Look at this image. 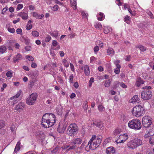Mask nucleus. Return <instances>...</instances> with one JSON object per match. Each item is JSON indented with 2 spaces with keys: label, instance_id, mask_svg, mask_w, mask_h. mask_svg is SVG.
<instances>
[{
  "label": "nucleus",
  "instance_id": "f257e3e1",
  "mask_svg": "<svg viewBox=\"0 0 154 154\" xmlns=\"http://www.w3.org/2000/svg\"><path fill=\"white\" fill-rule=\"evenodd\" d=\"M55 115L51 113H46L42 117V125L45 128H49L53 126L56 122Z\"/></svg>",
  "mask_w": 154,
  "mask_h": 154
},
{
  "label": "nucleus",
  "instance_id": "f03ea898",
  "mask_svg": "<svg viewBox=\"0 0 154 154\" xmlns=\"http://www.w3.org/2000/svg\"><path fill=\"white\" fill-rule=\"evenodd\" d=\"M131 112L133 116L137 117L143 116L145 114L144 109L140 105H136L133 108Z\"/></svg>",
  "mask_w": 154,
  "mask_h": 154
},
{
  "label": "nucleus",
  "instance_id": "7ed1b4c3",
  "mask_svg": "<svg viewBox=\"0 0 154 154\" xmlns=\"http://www.w3.org/2000/svg\"><path fill=\"white\" fill-rule=\"evenodd\" d=\"M142 89L144 90L141 93V98L144 100H148L150 99L152 96V93L150 90L151 87L149 86H146L143 87Z\"/></svg>",
  "mask_w": 154,
  "mask_h": 154
},
{
  "label": "nucleus",
  "instance_id": "20e7f679",
  "mask_svg": "<svg viewBox=\"0 0 154 154\" xmlns=\"http://www.w3.org/2000/svg\"><path fill=\"white\" fill-rule=\"evenodd\" d=\"M128 125L130 128L135 130H140L142 127L140 121L137 119L130 121Z\"/></svg>",
  "mask_w": 154,
  "mask_h": 154
},
{
  "label": "nucleus",
  "instance_id": "39448f33",
  "mask_svg": "<svg viewBox=\"0 0 154 154\" xmlns=\"http://www.w3.org/2000/svg\"><path fill=\"white\" fill-rule=\"evenodd\" d=\"M78 131L77 126L75 123L70 124L68 128L67 133L70 136H74Z\"/></svg>",
  "mask_w": 154,
  "mask_h": 154
},
{
  "label": "nucleus",
  "instance_id": "423d86ee",
  "mask_svg": "<svg viewBox=\"0 0 154 154\" xmlns=\"http://www.w3.org/2000/svg\"><path fill=\"white\" fill-rule=\"evenodd\" d=\"M38 95L36 93L31 94L26 99V103L28 105H33L35 102Z\"/></svg>",
  "mask_w": 154,
  "mask_h": 154
},
{
  "label": "nucleus",
  "instance_id": "0eeeda50",
  "mask_svg": "<svg viewBox=\"0 0 154 154\" xmlns=\"http://www.w3.org/2000/svg\"><path fill=\"white\" fill-rule=\"evenodd\" d=\"M152 122L151 118L148 116H145L142 119V123L143 127L147 128L150 127Z\"/></svg>",
  "mask_w": 154,
  "mask_h": 154
},
{
  "label": "nucleus",
  "instance_id": "6e6552de",
  "mask_svg": "<svg viewBox=\"0 0 154 154\" xmlns=\"http://www.w3.org/2000/svg\"><path fill=\"white\" fill-rule=\"evenodd\" d=\"M25 106L24 103L20 102L16 105L15 107V109L17 111L20 112L23 110L25 107Z\"/></svg>",
  "mask_w": 154,
  "mask_h": 154
},
{
  "label": "nucleus",
  "instance_id": "1a4fd4ad",
  "mask_svg": "<svg viewBox=\"0 0 154 154\" xmlns=\"http://www.w3.org/2000/svg\"><path fill=\"white\" fill-rule=\"evenodd\" d=\"M63 121L64 122L62 125V130L60 131V129L57 128L58 131L59 133H63L64 132L67 127L68 124V122L65 121V119H64Z\"/></svg>",
  "mask_w": 154,
  "mask_h": 154
},
{
  "label": "nucleus",
  "instance_id": "9d476101",
  "mask_svg": "<svg viewBox=\"0 0 154 154\" xmlns=\"http://www.w3.org/2000/svg\"><path fill=\"white\" fill-rule=\"evenodd\" d=\"M115 152L114 148L112 146L108 147L106 150V152L107 154H114Z\"/></svg>",
  "mask_w": 154,
  "mask_h": 154
},
{
  "label": "nucleus",
  "instance_id": "9b49d317",
  "mask_svg": "<svg viewBox=\"0 0 154 154\" xmlns=\"http://www.w3.org/2000/svg\"><path fill=\"white\" fill-rule=\"evenodd\" d=\"M134 143V142L133 140H132L128 143L127 145L129 148L132 149H135L137 147L135 145L136 144Z\"/></svg>",
  "mask_w": 154,
  "mask_h": 154
},
{
  "label": "nucleus",
  "instance_id": "f8f14e48",
  "mask_svg": "<svg viewBox=\"0 0 154 154\" xmlns=\"http://www.w3.org/2000/svg\"><path fill=\"white\" fill-rule=\"evenodd\" d=\"M90 145L89 146L90 149H91L92 150L96 149V148L99 146L97 144L95 141H93L91 143H88V145Z\"/></svg>",
  "mask_w": 154,
  "mask_h": 154
},
{
  "label": "nucleus",
  "instance_id": "ddd939ff",
  "mask_svg": "<svg viewBox=\"0 0 154 154\" xmlns=\"http://www.w3.org/2000/svg\"><path fill=\"white\" fill-rule=\"evenodd\" d=\"M22 59V57L21 54H17L14 57L13 62L16 63L17 62H18L19 60H20Z\"/></svg>",
  "mask_w": 154,
  "mask_h": 154
},
{
  "label": "nucleus",
  "instance_id": "4468645a",
  "mask_svg": "<svg viewBox=\"0 0 154 154\" xmlns=\"http://www.w3.org/2000/svg\"><path fill=\"white\" fill-rule=\"evenodd\" d=\"M18 16L21 17L23 20H26L28 18V15L27 13L24 12L19 13Z\"/></svg>",
  "mask_w": 154,
  "mask_h": 154
},
{
  "label": "nucleus",
  "instance_id": "2eb2a0df",
  "mask_svg": "<svg viewBox=\"0 0 154 154\" xmlns=\"http://www.w3.org/2000/svg\"><path fill=\"white\" fill-rule=\"evenodd\" d=\"M134 143L136 144L137 147L139 146L142 144V142L141 140L138 139H136L133 140Z\"/></svg>",
  "mask_w": 154,
  "mask_h": 154
},
{
  "label": "nucleus",
  "instance_id": "dca6fc26",
  "mask_svg": "<svg viewBox=\"0 0 154 154\" xmlns=\"http://www.w3.org/2000/svg\"><path fill=\"white\" fill-rule=\"evenodd\" d=\"M82 140L80 138H78L73 139L72 141V143L75 144H80L82 142Z\"/></svg>",
  "mask_w": 154,
  "mask_h": 154
},
{
  "label": "nucleus",
  "instance_id": "f3484780",
  "mask_svg": "<svg viewBox=\"0 0 154 154\" xmlns=\"http://www.w3.org/2000/svg\"><path fill=\"white\" fill-rule=\"evenodd\" d=\"M144 82L143 80L140 78H138L137 79L135 85L139 87L140 86L141 84H143Z\"/></svg>",
  "mask_w": 154,
  "mask_h": 154
},
{
  "label": "nucleus",
  "instance_id": "a211bd4d",
  "mask_svg": "<svg viewBox=\"0 0 154 154\" xmlns=\"http://www.w3.org/2000/svg\"><path fill=\"white\" fill-rule=\"evenodd\" d=\"M140 98L138 95L134 96L131 100V103H134L135 102H138L140 101Z\"/></svg>",
  "mask_w": 154,
  "mask_h": 154
},
{
  "label": "nucleus",
  "instance_id": "6ab92c4d",
  "mask_svg": "<svg viewBox=\"0 0 154 154\" xmlns=\"http://www.w3.org/2000/svg\"><path fill=\"white\" fill-rule=\"evenodd\" d=\"M71 6L73 9L75 10L77 7V3L76 1L75 0H70Z\"/></svg>",
  "mask_w": 154,
  "mask_h": 154
},
{
  "label": "nucleus",
  "instance_id": "aec40b11",
  "mask_svg": "<svg viewBox=\"0 0 154 154\" xmlns=\"http://www.w3.org/2000/svg\"><path fill=\"white\" fill-rule=\"evenodd\" d=\"M120 139L124 138V139L121 140V141L119 142V143H123L128 138V136L127 135H125V134H123L119 136Z\"/></svg>",
  "mask_w": 154,
  "mask_h": 154
},
{
  "label": "nucleus",
  "instance_id": "412c9836",
  "mask_svg": "<svg viewBox=\"0 0 154 154\" xmlns=\"http://www.w3.org/2000/svg\"><path fill=\"white\" fill-rule=\"evenodd\" d=\"M33 16L37 19H41L44 16L43 14L39 15L37 13L35 12H33Z\"/></svg>",
  "mask_w": 154,
  "mask_h": 154
},
{
  "label": "nucleus",
  "instance_id": "4be33fe9",
  "mask_svg": "<svg viewBox=\"0 0 154 154\" xmlns=\"http://www.w3.org/2000/svg\"><path fill=\"white\" fill-rule=\"evenodd\" d=\"M92 125H93V126H96L99 128L100 127L101 125V123L100 120H97L95 121L94 122H93Z\"/></svg>",
  "mask_w": 154,
  "mask_h": 154
},
{
  "label": "nucleus",
  "instance_id": "5701e85b",
  "mask_svg": "<svg viewBox=\"0 0 154 154\" xmlns=\"http://www.w3.org/2000/svg\"><path fill=\"white\" fill-rule=\"evenodd\" d=\"M84 72L86 75H88L90 74V71L88 66L86 65L84 66Z\"/></svg>",
  "mask_w": 154,
  "mask_h": 154
},
{
  "label": "nucleus",
  "instance_id": "b1692460",
  "mask_svg": "<svg viewBox=\"0 0 154 154\" xmlns=\"http://www.w3.org/2000/svg\"><path fill=\"white\" fill-rule=\"evenodd\" d=\"M107 55L112 56L115 54V51L112 48H109L107 50Z\"/></svg>",
  "mask_w": 154,
  "mask_h": 154
},
{
  "label": "nucleus",
  "instance_id": "393cba45",
  "mask_svg": "<svg viewBox=\"0 0 154 154\" xmlns=\"http://www.w3.org/2000/svg\"><path fill=\"white\" fill-rule=\"evenodd\" d=\"M154 135V132H152V131H149L148 133L145 134L144 136V137L145 138H148V137H151L153 135Z\"/></svg>",
  "mask_w": 154,
  "mask_h": 154
},
{
  "label": "nucleus",
  "instance_id": "a878e982",
  "mask_svg": "<svg viewBox=\"0 0 154 154\" xmlns=\"http://www.w3.org/2000/svg\"><path fill=\"white\" fill-rule=\"evenodd\" d=\"M21 41L25 43L26 45H29L30 43L29 40L28 38H25L22 37L21 38Z\"/></svg>",
  "mask_w": 154,
  "mask_h": 154
},
{
  "label": "nucleus",
  "instance_id": "bb28decb",
  "mask_svg": "<svg viewBox=\"0 0 154 154\" xmlns=\"http://www.w3.org/2000/svg\"><path fill=\"white\" fill-rule=\"evenodd\" d=\"M21 92L22 91L21 90L19 91L15 96H13L10 98V100H12L13 99L17 98H18L20 96Z\"/></svg>",
  "mask_w": 154,
  "mask_h": 154
},
{
  "label": "nucleus",
  "instance_id": "cd10ccee",
  "mask_svg": "<svg viewBox=\"0 0 154 154\" xmlns=\"http://www.w3.org/2000/svg\"><path fill=\"white\" fill-rule=\"evenodd\" d=\"M6 47L4 45L0 46V52L1 54L4 53L6 50Z\"/></svg>",
  "mask_w": 154,
  "mask_h": 154
},
{
  "label": "nucleus",
  "instance_id": "c85d7f7f",
  "mask_svg": "<svg viewBox=\"0 0 154 154\" xmlns=\"http://www.w3.org/2000/svg\"><path fill=\"white\" fill-rule=\"evenodd\" d=\"M136 48H139L140 50L142 51H145L146 49L144 46L142 45H137L136 46Z\"/></svg>",
  "mask_w": 154,
  "mask_h": 154
},
{
  "label": "nucleus",
  "instance_id": "c756f323",
  "mask_svg": "<svg viewBox=\"0 0 154 154\" xmlns=\"http://www.w3.org/2000/svg\"><path fill=\"white\" fill-rule=\"evenodd\" d=\"M112 30V29L111 28L107 26L105 27L104 31L105 33L107 34L109 32L111 31Z\"/></svg>",
  "mask_w": 154,
  "mask_h": 154
},
{
  "label": "nucleus",
  "instance_id": "7c9ffc66",
  "mask_svg": "<svg viewBox=\"0 0 154 154\" xmlns=\"http://www.w3.org/2000/svg\"><path fill=\"white\" fill-rule=\"evenodd\" d=\"M15 98L13 99L12 100H10V99L8 101L9 104L12 105H13L14 104L17 103L18 102L17 100H15Z\"/></svg>",
  "mask_w": 154,
  "mask_h": 154
},
{
  "label": "nucleus",
  "instance_id": "2f4dec72",
  "mask_svg": "<svg viewBox=\"0 0 154 154\" xmlns=\"http://www.w3.org/2000/svg\"><path fill=\"white\" fill-rule=\"evenodd\" d=\"M130 18L128 16H126L124 18V21L127 24H129L130 23Z\"/></svg>",
  "mask_w": 154,
  "mask_h": 154
},
{
  "label": "nucleus",
  "instance_id": "473e14b6",
  "mask_svg": "<svg viewBox=\"0 0 154 154\" xmlns=\"http://www.w3.org/2000/svg\"><path fill=\"white\" fill-rule=\"evenodd\" d=\"M102 140V138L101 137H97L95 141L97 144L99 146Z\"/></svg>",
  "mask_w": 154,
  "mask_h": 154
},
{
  "label": "nucleus",
  "instance_id": "72a5a7b5",
  "mask_svg": "<svg viewBox=\"0 0 154 154\" xmlns=\"http://www.w3.org/2000/svg\"><path fill=\"white\" fill-rule=\"evenodd\" d=\"M50 34L52 36L57 37L58 35V33L57 31H54V32H50Z\"/></svg>",
  "mask_w": 154,
  "mask_h": 154
},
{
  "label": "nucleus",
  "instance_id": "f704fd0d",
  "mask_svg": "<svg viewBox=\"0 0 154 154\" xmlns=\"http://www.w3.org/2000/svg\"><path fill=\"white\" fill-rule=\"evenodd\" d=\"M26 58L29 60V61L32 62L34 61V59L33 57L30 55H27L26 56Z\"/></svg>",
  "mask_w": 154,
  "mask_h": 154
},
{
  "label": "nucleus",
  "instance_id": "c9c22d12",
  "mask_svg": "<svg viewBox=\"0 0 154 154\" xmlns=\"http://www.w3.org/2000/svg\"><path fill=\"white\" fill-rule=\"evenodd\" d=\"M110 85V81L109 79L106 80L105 82V86L106 87H109Z\"/></svg>",
  "mask_w": 154,
  "mask_h": 154
},
{
  "label": "nucleus",
  "instance_id": "e433bc0d",
  "mask_svg": "<svg viewBox=\"0 0 154 154\" xmlns=\"http://www.w3.org/2000/svg\"><path fill=\"white\" fill-rule=\"evenodd\" d=\"M32 35L35 37H38L39 36V33L36 31H34L32 32Z\"/></svg>",
  "mask_w": 154,
  "mask_h": 154
},
{
  "label": "nucleus",
  "instance_id": "4c0bfd02",
  "mask_svg": "<svg viewBox=\"0 0 154 154\" xmlns=\"http://www.w3.org/2000/svg\"><path fill=\"white\" fill-rule=\"evenodd\" d=\"M149 143L151 144H154V135L149 138Z\"/></svg>",
  "mask_w": 154,
  "mask_h": 154
},
{
  "label": "nucleus",
  "instance_id": "58836bf2",
  "mask_svg": "<svg viewBox=\"0 0 154 154\" xmlns=\"http://www.w3.org/2000/svg\"><path fill=\"white\" fill-rule=\"evenodd\" d=\"M62 109L61 107H59L57 110V113L59 115H61L62 113Z\"/></svg>",
  "mask_w": 154,
  "mask_h": 154
},
{
  "label": "nucleus",
  "instance_id": "ea45409f",
  "mask_svg": "<svg viewBox=\"0 0 154 154\" xmlns=\"http://www.w3.org/2000/svg\"><path fill=\"white\" fill-rule=\"evenodd\" d=\"M98 109L99 111L102 112L104 110L105 108L101 105H100L98 106Z\"/></svg>",
  "mask_w": 154,
  "mask_h": 154
},
{
  "label": "nucleus",
  "instance_id": "a19ab883",
  "mask_svg": "<svg viewBox=\"0 0 154 154\" xmlns=\"http://www.w3.org/2000/svg\"><path fill=\"white\" fill-rule=\"evenodd\" d=\"M96 136L95 135H93L92 136L91 138L90 139L88 143H91L93 142V141H95L96 139Z\"/></svg>",
  "mask_w": 154,
  "mask_h": 154
},
{
  "label": "nucleus",
  "instance_id": "79ce46f5",
  "mask_svg": "<svg viewBox=\"0 0 154 154\" xmlns=\"http://www.w3.org/2000/svg\"><path fill=\"white\" fill-rule=\"evenodd\" d=\"M63 63L64 64V66L66 67H67L69 66V63L66 59H64L63 60Z\"/></svg>",
  "mask_w": 154,
  "mask_h": 154
},
{
  "label": "nucleus",
  "instance_id": "37998d69",
  "mask_svg": "<svg viewBox=\"0 0 154 154\" xmlns=\"http://www.w3.org/2000/svg\"><path fill=\"white\" fill-rule=\"evenodd\" d=\"M83 106L84 109L85 110H87L88 107V105H87V101H85L84 102Z\"/></svg>",
  "mask_w": 154,
  "mask_h": 154
},
{
  "label": "nucleus",
  "instance_id": "c03bdc74",
  "mask_svg": "<svg viewBox=\"0 0 154 154\" xmlns=\"http://www.w3.org/2000/svg\"><path fill=\"white\" fill-rule=\"evenodd\" d=\"M5 125V122L2 120H0V129L3 128Z\"/></svg>",
  "mask_w": 154,
  "mask_h": 154
},
{
  "label": "nucleus",
  "instance_id": "a18cd8bd",
  "mask_svg": "<svg viewBox=\"0 0 154 154\" xmlns=\"http://www.w3.org/2000/svg\"><path fill=\"white\" fill-rule=\"evenodd\" d=\"M12 73L10 71H8L6 74V76L8 77H11L12 76Z\"/></svg>",
  "mask_w": 154,
  "mask_h": 154
},
{
  "label": "nucleus",
  "instance_id": "49530a36",
  "mask_svg": "<svg viewBox=\"0 0 154 154\" xmlns=\"http://www.w3.org/2000/svg\"><path fill=\"white\" fill-rule=\"evenodd\" d=\"M8 31L11 33H13L15 32V29L14 28H8Z\"/></svg>",
  "mask_w": 154,
  "mask_h": 154
},
{
  "label": "nucleus",
  "instance_id": "de8ad7c7",
  "mask_svg": "<svg viewBox=\"0 0 154 154\" xmlns=\"http://www.w3.org/2000/svg\"><path fill=\"white\" fill-rule=\"evenodd\" d=\"M32 27V25L31 24H27L26 25V29L27 30H29L31 29Z\"/></svg>",
  "mask_w": 154,
  "mask_h": 154
},
{
  "label": "nucleus",
  "instance_id": "09e8293b",
  "mask_svg": "<svg viewBox=\"0 0 154 154\" xmlns=\"http://www.w3.org/2000/svg\"><path fill=\"white\" fill-rule=\"evenodd\" d=\"M95 27L96 28H100L101 26V25L99 23H96L94 25Z\"/></svg>",
  "mask_w": 154,
  "mask_h": 154
},
{
  "label": "nucleus",
  "instance_id": "8fccbe9b",
  "mask_svg": "<svg viewBox=\"0 0 154 154\" xmlns=\"http://www.w3.org/2000/svg\"><path fill=\"white\" fill-rule=\"evenodd\" d=\"M73 74H71L69 76V82L71 83L73 82Z\"/></svg>",
  "mask_w": 154,
  "mask_h": 154
},
{
  "label": "nucleus",
  "instance_id": "3c124183",
  "mask_svg": "<svg viewBox=\"0 0 154 154\" xmlns=\"http://www.w3.org/2000/svg\"><path fill=\"white\" fill-rule=\"evenodd\" d=\"M42 134V136H43L44 135V134L42 132H38L36 133V135L37 137H39Z\"/></svg>",
  "mask_w": 154,
  "mask_h": 154
},
{
  "label": "nucleus",
  "instance_id": "603ef678",
  "mask_svg": "<svg viewBox=\"0 0 154 154\" xmlns=\"http://www.w3.org/2000/svg\"><path fill=\"white\" fill-rule=\"evenodd\" d=\"M16 32L17 34L22 35V30L20 28H18L17 29Z\"/></svg>",
  "mask_w": 154,
  "mask_h": 154
},
{
  "label": "nucleus",
  "instance_id": "864d4df0",
  "mask_svg": "<svg viewBox=\"0 0 154 154\" xmlns=\"http://www.w3.org/2000/svg\"><path fill=\"white\" fill-rule=\"evenodd\" d=\"M59 8L58 6L57 5H54L52 8V10L53 11H57Z\"/></svg>",
  "mask_w": 154,
  "mask_h": 154
},
{
  "label": "nucleus",
  "instance_id": "5fc2aeb1",
  "mask_svg": "<svg viewBox=\"0 0 154 154\" xmlns=\"http://www.w3.org/2000/svg\"><path fill=\"white\" fill-rule=\"evenodd\" d=\"M31 66L32 68H35L37 66V65L34 62H32L31 65Z\"/></svg>",
  "mask_w": 154,
  "mask_h": 154
},
{
  "label": "nucleus",
  "instance_id": "6e6d98bb",
  "mask_svg": "<svg viewBox=\"0 0 154 154\" xmlns=\"http://www.w3.org/2000/svg\"><path fill=\"white\" fill-rule=\"evenodd\" d=\"M128 10L129 12L132 15L135 16V15L136 13L135 12H133L131 9L129 8L128 9Z\"/></svg>",
  "mask_w": 154,
  "mask_h": 154
},
{
  "label": "nucleus",
  "instance_id": "4d7b16f0",
  "mask_svg": "<svg viewBox=\"0 0 154 154\" xmlns=\"http://www.w3.org/2000/svg\"><path fill=\"white\" fill-rule=\"evenodd\" d=\"M81 14L84 18H87L88 16V14L85 13L84 12H82Z\"/></svg>",
  "mask_w": 154,
  "mask_h": 154
},
{
  "label": "nucleus",
  "instance_id": "13d9d810",
  "mask_svg": "<svg viewBox=\"0 0 154 154\" xmlns=\"http://www.w3.org/2000/svg\"><path fill=\"white\" fill-rule=\"evenodd\" d=\"M85 143V142H84L82 144L81 146L79 147V149L81 150L83 149L84 147Z\"/></svg>",
  "mask_w": 154,
  "mask_h": 154
},
{
  "label": "nucleus",
  "instance_id": "bf43d9fd",
  "mask_svg": "<svg viewBox=\"0 0 154 154\" xmlns=\"http://www.w3.org/2000/svg\"><path fill=\"white\" fill-rule=\"evenodd\" d=\"M8 10V7L6 6V7L4 8L2 10V12H1V14H4L5 12Z\"/></svg>",
  "mask_w": 154,
  "mask_h": 154
},
{
  "label": "nucleus",
  "instance_id": "052dcab7",
  "mask_svg": "<svg viewBox=\"0 0 154 154\" xmlns=\"http://www.w3.org/2000/svg\"><path fill=\"white\" fill-rule=\"evenodd\" d=\"M20 149V148L19 146H17V145H16L15 147V149L14 152H16L17 151H19Z\"/></svg>",
  "mask_w": 154,
  "mask_h": 154
},
{
  "label": "nucleus",
  "instance_id": "680f3d73",
  "mask_svg": "<svg viewBox=\"0 0 154 154\" xmlns=\"http://www.w3.org/2000/svg\"><path fill=\"white\" fill-rule=\"evenodd\" d=\"M23 5L22 4H19L17 6V10H19L22 8Z\"/></svg>",
  "mask_w": 154,
  "mask_h": 154
},
{
  "label": "nucleus",
  "instance_id": "e2e57ef3",
  "mask_svg": "<svg viewBox=\"0 0 154 154\" xmlns=\"http://www.w3.org/2000/svg\"><path fill=\"white\" fill-rule=\"evenodd\" d=\"M51 39V37L49 35H48L45 38V41L47 42H49Z\"/></svg>",
  "mask_w": 154,
  "mask_h": 154
},
{
  "label": "nucleus",
  "instance_id": "0e129e2a",
  "mask_svg": "<svg viewBox=\"0 0 154 154\" xmlns=\"http://www.w3.org/2000/svg\"><path fill=\"white\" fill-rule=\"evenodd\" d=\"M103 14L102 13H100L99 14V15H100V17H98V20H99L101 21V20H103L102 17H103Z\"/></svg>",
  "mask_w": 154,
  "mask_h": 154
},
{
  "label": "nucleus",
  "instance_id": "69168bd1",
  "mask_svg": "<svg viewBox=\"0 0 154 154\" xmlns=\"http://www.w3.org/2000/svg\"><path fill=\"white\" fill-rule=\"evenodd\" d=\"M58 43L55 40H53L52 42V45L53 46L56 47Z\"/></svg>",
  "mask_w": 154,
  "mask_h": 154
},
{
  "label": "nucleus",
  "instance_id": "338daca9",
  "mask_svg": "<svg viewBox=\"0 0 154 154\" xmlns=\"http://www.w3.org/2000/svg\"><path fill=\"white\" fill-rule=\"evenodd\" d=\"M150 16V18L152 19L154 18L153 15L152 13L150 11H149L147 13Z\"/></svg>",
  "mask_w": 154,
  "mask_h": 154
},
{
  "label": "nucleus",
  "instance_id": "774afa93",
  "mask_svg": "<svg viewBox=\"0 0 154 154\" xmlns=\"http://www.w3.org/2000/svg\"><path fill=\"white\" fill-rule=\"evenodd\" d=\"M9 1V0H0V3L1 4H4L8 2Z\"/></svg>",
  "mask_w": 154,
  "mask_h": 154
}]
</instances>
